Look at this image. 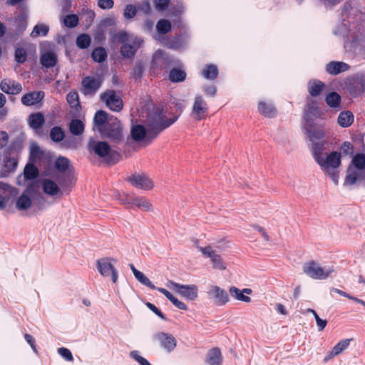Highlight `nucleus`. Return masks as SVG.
<instances>
[{
	"label": "nucleus",
	"mask_w": 365,
	"mask_h": 365,
	"mask_svg": "<svg viewBox=\"0 0 365 365\" xmlns=\"http://www.w3.org/2000/svg\"><path fill=\"white\" fill-rule=\"evenodd\" d=\"M177 120V116L168 118L161 109L153 110L148 115L145 123L148 129V138L155 139L161 132L169 128Z\"/></svg>",
	"instance_id": "1"
},
{
	"label": "nucleus",
	"mask_w": 365,
	"mask_h": 365,
	"mask_svg": "<svg viewBox=\"0 0 365 365\" xmlns=\"http://www.w3.org/2000/svg\"><path fill=\"white\" fill-rule=\"evenodd\" d=\"M87 149L91 153L104 158L108 165H115L121 158V155L118 152L111 150L110 145L108 142L96 141L92 138L88 140Z\"/></svg>",
	"instance_id": "2"
},
{
	"label": "nucleus",
	"mask_w": 365,
	"mask_h": 365,
	"mask_svg": "<svg viewBox=\"0 0 365 365\" xmlns=\"http://www.w3.org/2000/svg\"><path fill=\"white\" fill-rule=\"evenodd\" d=\"M103 138L107 139L110 143L119 145L125 143V133L123 126L116 117L111 115L106 126L99 128Z\"/></svg>",
	"instance_id": "3"
},
{
	"label": "nucleus",
	"mask_w": 365,
	"mask_h": 365,
	"mask_svg": "<svg viewBox=\"0 0 365 365\" xmlns=\"http://www.w3.org/2000/svg\"><path fill=\"white\" fill-rule=\"evenodd\" d=\"M303 272L309 277L314 279L323 280L327 279L334 269L333 267L326 269L314 260H310L303 265Z\"/></svg>",
	"instance_id": "4"
},
{
	"label": "nucleus",
	"mask_w": 365,
	"mask_h": 365,
	"mask_svg": "<svg viewBox=\"0 0 365 365\" xmlns=\"http://www.w3.org/2000/svg\"><path fill=\"white\" fill-rule=\"evenodd\" d=\"M116 260L111 257H103L97 260L96 267L100 274L105 277H111L113 283H116L118 277L117 269L113 263Z\"/></svg>",
	"instance_id": "5"
},
{
	"label": "nucleus",
	"mask_w": 365,
	"mask_h": 365,
	"mask_svg": "<svg viewBox=\"0 0 365 365\" xmlns=\"http://www.w3.org/2000/svg\"><path fill=\"white\" fill-rule=\"evenodd\" d=\"M209 114V106L201 95H197L193 101L190 115L192 119L200 121L205 119Z\"/></svg>",
	"instance_id": "6"
},
{
	"label": "nucleus",
	"mask_w": 365,
	"mask_h": 365,
	"mask_svg": "<svg viewBox=\"0 0 365 365\" xmlns=\"http://www.w3.org/2000/svg\"><path fill=\"white\" fill-rule=\"evenodd\" d=\"M101 100L106 106L114 112H120L123 108V102L121 97L114 90H107L101 94Z\"/></svg>",
	"instance_id": "7"
},
{
	"label": "nucleus",
	"mask_w": 365,
	"mask_h": 365,
	"mask_svg": "<svg viewBox=\"0 0 365 365\" xmlns=\"http://www.w3.org/2000/svg\"><path fill=\"white\" fill-rule=\"evenodd\" d=\"M153 339L168 352L173 351L177 346V340L170 333L160 331L153 336Z\"/></svg>",
	"instance_id": "8"
},
{
	"label": "nucleus",
	"mask_w": 365,
	"mask_h": 365,
	"mask_svg": "<svg viewBox=\"0 0 365 365\" xmlns=\"http://www.w3.org/2000/svg\"><path fill=\"white\" fill-rule=\"evenodd\" d=\"M102 81L93 76H86L81 81V91L84 96H93L101 86Z\"/></svg>",
	"instance_id": "9"
},
{
	"label": "nucleus",
	"mask_w": 365,
	"mask_h": 365,
	"mask_svg": "<svg viewBox=\"0 0 365 365\" xmlns=\"http://www.w3.org/2000/svg\"><path fill=\"white\" fill-rule=\"evenodd\" d=\"M317 164L323 171L338 169L341 164V153L336 151L330 153L326 158H323Z\"/></svg>",
	"instance_id": "10"
},
{
	"label": "nucleus",
	"mask_w": 365,
	"mask_h": 365,
	"mask_svg": "<svg viewBox=\"0 0 365 365\" xmlns=\"http://www.w3.org/2000/svg\"><path fill=\"white\" fill-rule=\"evenodd\" d=\"M172 287L182 297L189 300H195L197 297V287L196 285H183L179 283L170 281Z\"/></svg>",
	"instance_id": "11"
},
{
	"label": "nucleus",
	"mask_w": 365,
	"mask_h": 365,
	"mask_svg": "<svg viewBox=\"0 0 365 365\" xmlns=\"http://www.w3.org/2000/svg\"><path fill=\"white\" fill-rule=\"evenodd\" d=\"M128 181L138 189L149 190L154 187L153 182L145 175H132Z\"/></svg>",
	"instance_id": "12"
},
{
	"label": "nucleus",
	"mask_w": 365,
	"mask_h": 365,
	"mask_svg": "<svg viewBox=\"0 0 365 365\" xmlns=\"http://www.w3.org/2000/svg\"><path fill=\"white\" fill-rule=\"evenodd\" d=\"M130 135L132 138L137 142L144 140L146 145L150 144L154 139L148 138V129L147 126L136 125L131 128Z\"/></svg>",
	"instance_id": "13"
},
{
	"label": "nucleus",
	"mask_w": 365,
	"mask_h": 365,
	"mask_svg": "<svg viewBox=\"0 0 365 365\" xmlns=\"http://www.w3.org/2000/svg\"><path fill=\"white\" fill-rule=\"evenodd\" d=\"M304 129L309 140L312 143L316 142L318 140H322L325 136L323 127L317 126L312 123L308 122L304 126Z\"/></svg>",
	"instance_id": "14"
},
{
	"label": "nucleus",
	"mask_w": 365,
	"mask_h": 365,
	"mask_svg": "<svg viewBox=\"0 0 365 365\" xmlns=\"http://www.w3.org/2000/svg\"><path fill=\"white\" fill-rule=\"evenodd\" d=\"M0 88L3 92L11 95L19 94L22 91L21 85L10 78H5L2 80L0 84Z\"/></svg>",
	"instance_id": "15"
},
{
	"label": "nucleus",
	"mask_w": 365,
	"mask_h": 365,
	"mask_svg": "<svg viewBox=\"0 0 365 365\" xmlns=\"http://www.w3.org/2000/svg\"><path fill=\"white\" fill-rule=\"evenodd\" d=\"M201 252L204 255L210 257L213 264V267L215 269H218L220 270L225 269V266L222 262V259L220 255H217L215 250H212V247L210 246L200 248Z\"/></svg>",
	"instance_id": "16"
},
{
	"label": "nucleus",
	"mask_w": 365,
	"mask_h": 365,
	"mask_svg": "<svg viewBox=\"0 0 365 365\" xmlns=\"http://www.w3.org/2000/svg\"><path fill=\"white\" fill-rule=\"evenodd\" d=\"M44 96V92L41 91L31 92L22 96L21 103L26 106H34L40 103Z\"/></svg>",
	"instance_id": "17"
},
{
	"label": "nucleus",
	"mask_w": 365,
	"mask_h": 365,
	"mask_svg": "<svg viewBox=\"0 0 365 365\" xmlns=\"http://www.w3.org/2000/svg\"><path fill=\"white\" fill-rule=\"evenodd\" d=\"M209 293L212 294V297L215 298L217 305L223 306L229 302L227 292L218 286H212Z\"/></svg>",
	"instance_id": "18"
},
{
	"label": "nucleus",
	"mask_w": 365,
	"mask_h": 365,
	"mask_svg": "<svg viewBox=\"0 0 365 365\" xmlns=\"http://www.w3.org/2000/svg\"><path fill=\"white\" fill-rule=\"evenodd\" d=\"M140 40H135L133 45L128 43L123 44L120 51V54L127 58H133L140 48Z\"/></svg>",
	"instance_id": "19"
},
{
	"label": "nucleus",
	"mask_w": 365,
	"mask_h": 365,
	"mask_svg": "<svg viewBox=\"0 0 365 365\" xmlns=\"http://www.w3.org/2000/svg\"><path fill=\"white\" fill-rule=\"evenodd\" d=\"M229 292L231 297L235 298V299L242 301L245 302H251V298L244 294H250L252 292V289L250 288H245L242 290H240L237 287L232 286L230 288Z\"/></svg>",
	"instance_id": "20"
},
{
	"label": "nucleus",
	"mask_w": 365,
	"mask_h": 365,
	"mask_svg": "<svg viewBox=\"0 0 365 365\" xmlns=\"http://www.w3.org/2000/svg\"><path fill=\"white\" fill-rule=\"evenodd\" d=\"M258 111L266 118H274L277 115V109L273 103L266 101H259Z\"/></svg>",
	"instance_id": "21"
},
{
	"label": "nucleus",
	"mask_w": 365,
	"mask_h": 365,
	"mask_svg": "<svg viewBox=\"0 0 365 365\" xmlns=\"http://www.w3.org/2000/svg\"><path fill=\"white\" fill-rule=\"evenodd\" d=\"M349 66L344 62L331 61L327 65L326 71L331 75H337L349 70Z\"/></svg>",
	"instance_id": "22"
},
{
	"label": "nucleus",
	"mask_w": 365,
	"mask_h": 365,
	"mask_svg": "<svg viewBox=\"0 0 365 365\" xmlns=\"http://www.w3.org/2000/svg\"><path fill=\"white\" fill-rule=\"evenodd\" d=\"M325 88V84L317 79L310 80L307 84V91L312 97H317L320 95Z\"/></svg>",
	"instance_id": "23"
},
{
	"label": "nucleus",
	"mask_w": 365,
	"mask_h": 365,
	"mask_svg": "<svg viewBox=\"0 0 365 365\" xmlns=\"http://www.w3.org/2000/svg\"><path fill=\"white\" fill-rule=\"evenodd\" d=\"M350 339H343L339 341L329 352L327 356H325L324 361H327L328 360L332 359L334 356H336L341 354L344 350H345L349 345Z\"/></svg>",
	"instance_id": "24"
},
{
	"label": "nucleus",
	"mask_w": 365,
	"mask_h": 365,
	"mask_svg": "<svg viewBox=\"0 0 365 365\" xmlns=\"http://www.w3.org/2000/svg\"><path fill=\"white\" fill-rule=\"evenodd\" d=\"M28 123L31 128L38 130L45 123L44 115L41 112L31 113L29 116Z\"/></svg>",
	"instance_id": "25"
},
{
	"label": "nucleus",
	"mask_w": 365,
	"mask_h": 365,
	"mask_svg": "<svg viewBox=\"0 0 365 365\" xmlns=\"http://www.w3.org/2000/svg\"><path fill=\"white\" fill-rule=\"evenodd\" d=\"M42 188L43 191L48 195L55 196L58 193H61L62 195V192L60 190L59 187L57 184L50 179H45L42 182Z\"/></svg>",
	"instance_id": "26"
},
{
	"label": "nucleus",
	"mask_w": 365,
	"mask_h": 365,
	"mask_svg": "<svg viewBox=\"0 0 365 365\" xmlns=\"http://www.w3.org/2000/svg\"><path fill=\"white\" fill-rule=\"evenodd\" d=\"M57 62V56L53 52L47 51L41 55L40 63L43 67L46 68L54 67Z\"/></svg>",
	"instance_id": "27"
},
{
	"label": "nucleus",
	"mask_w": 365,
	"mask_h": 365,
	"mask_svg": "<svg viewBox=\"0 0 365 365\" xmlns=\"http://www.w3.org/2000/svg\"><path fill=\"white\" fill-rule=\"evenodd\" d=\"M207 361L209 365H222V356L218 347L212 348L208 351Z\"/></svg>",
	"instance_id": "28"
},
{
	"label": "nucleus",
	"mask_w": 365,
	"mask_h": 365,
	"mask_svg": "<svg viewBox=\"0 0 365 365\" xmlns=\"http://www.w3.org/2000/svg\"><path fill=\"white\" fill-rule=\"evenodd\" d=\"M110 116L106 111L100 110H98L94 116L93 122L97 130L99 131V128H102L106 125L108 120L110 119Z\"/></svg>",
	"instance_id": "29"
},
{
	"label": "nucleus",
	"mask_w": 365,
	"mask_h": 365,
	"mask_svg": "<svg viewBox=\"0 0 365 365\" xmlns=\"http://www.w3.org/2000/svg\"><path fill=\"white\" fill-rule=\"evenodd\" d=\"M158 291L162 293L168 299H169L176 307L181 310H187V306L182 302L178 300L169 291L165 288L158 287Z\"/></svg>",
	"instance_id": "30"
},
{
	"label": "nucleus",
	"mask_w": 365,
	"mask_h": 365,
	"mask_svg": "<svg viewBox=\"0 0 365 365\" xmlns=\"http://www.w3.org/2000/svg\"><path fill=\"white\" fill-rule=\"evenodd\" d=\"M354 118V115L351 111H342L338 116L337 122L341 127L347 128L353 123Z\"/></svg>",
	"instance_id": "31"
},
{
	"label": "nucleus",
	"mask_w": 365,
	"mask_h": 365,
	"mask_svg": "<svg viewBox=\"0 0 365 365\" xmlns=\"http://www.w3.org/2000/svg\"><path fill=\"white\" fill-rule=\"evenodd\" d=\"M325 145V141L312 143V155L317 163L319 162L323 158V153L326 149Z\"/></svg>",
	"instance_id": "32"
},
{
	"label": "nucleus",
	"mask_w": 365,
	"mask_h": 365,
	"mask_svg": "<svg viewBox=\"0 0 365 365\" xmlns=\"http://www.w3.org/2000/svg\"><path fill=\"white\" fill-rule=\"evenodd\" d=\"M327 104L332 108H339L341 101V96L335 91L328 93L325 98Z\"/></svg>",
	"instance_id": "33"
},
{
	"label": "nucleus",
	"mask_w": 365,
	"mask_h": 365,
	"mask_svg": "<svg viewBox=\"0 0 365 365\" xmlns=\"http://www.w3.org/2000/svg\"><path fill=\"white\" fill-rule=\"evenodd\" d=\"M202 75L206 79L215 80L218 76V68L214 64L206 65L202 71Z\"/></svg>",
	"instance_id": "34"
},
{
	"label": "nucleus",
	"mask_w": 365,
	"mask_h": 365,
	"mask_svg": "<svg viewBox=\"0 0 365 365\" xmlns=\"http://www.w3.org/2000/svg\"><path fill=\"white\" fill-rule=\"evenodd\" d=\"M134 205L142 208L145 211H150L152 208L150 202L144 197H133L130 207H133Z\"/></svg>",
	"instance_id": "35"
},
{
	"label": "nucleus",
	"mask_w": 365,
	"mask_h": 365,
	"mask_svg": "<svg viewBox=\"0 0 365 365\" xmlns=\"http://www.w3.org/2000/svg\"><path fill=\"white\" fill-rule=\"evenodd\" d=\"M359 178V173L354 169L351 165H349L346 170V175L344 185H353L355 184Z\"/></svg>",
	"instance_id": "36"
},
{
	"label": "nucleus",
	"mask_w": 365,
	"mask_h": 365,
	"mask_svg": "<svg viewBox=\"0 0 365 365\" xmlns=\"http://www.w3.org/2000/svg\"><path fill=\"white\" fill-rule=\"evenodd\" d=\"M69 130L73 135H80L84 132V124L79 119H73L69 123Z\"/></svg>",
	"instance_id": "37"
},
{
	"label": "nucleus",
	"mask_w": 365,
	"mask_h": 365,
	"mask_svg": "<svg viewBox=\"0 0 365 365\" xmlns=\"http://www.w3.org/2000/svg\"><path fill=\"white\" fill-rule=\"evenodd\" d=\"M186 73L179 68H173L169 73V80L173 83L182 82L185 80Z\"/></svg>",
	"instance_id": "38"
},
{
	"label": "nucleus",
	"mask_w": 365,
	"mask_h": 365,
	"mask_svg": "<svg viewBox=\"0 0 365 365\" xmlns=\"http://www.w3.org/2000/svg\"><path fill=\"white\" fill-rule=\"evenodd\" d=\"M167 64V59L162 56L155 54L152 61V69L155 71H161Z\"/></svg>",
	"instance_id": "39"
},
{
	"label": "nucleus",
	"mask_w": 365,
	"mask_h": 365,
	"mask_svg": "<svg viewBox=\"0 0 365 365\" xmlns=\"http://www.w3.org/2000/svg\"><path fill=\"white\" fill-rule=\"evenodd\" d=\"M38 169L33 163H28L24 170V175L26 180L35 179L38 175Z\"/></svg>",
	"instance_id": "40"
},
{
	"label": "nucleus",
	"mask_w": 365,
	"mask_h": 365,
	"mask_svg": "<svg viewBox=\"0 0 365 365\" xmlns=\"http://www.w3.org/2000/svg\"><path fill=\"white\" fill-rule=\"evenodd\" d=\"M107 52L103 47L95 48L91 53V57L94 61L101 63L107 58Z\"/></svg>",
	"instance_id": "41"
},
{
	"label": "nucleus",
	"mask_w": 365,
	"mask_h": 365,
	"mask_svg": "<svg viewBox=\"0 0 365 365\" xmlns=\"http://www.w3.org/2000/svg\"><path fill=\"white\" fill-rule=\"evenodd\" d=\"M351 165L357 170L365 169V154L356 153L352 158Z\"/></svg>",
	"instance_id": "42"
},
{
	"label": "nucleus",
	"mask_w": 365,
	"mask_h": 365,
	"mask_svg": "<svg viewBox=\"0 0 365 365\" xmlns=\"http://www.w3.org/2000/svg\"><path fill=\"white\" fill-rule=\"evenodd\" d=\"M70 160L66 158L60 156L55 162V168L61 173H65L69 169Z\"/></svg>",
	"instance_id": "43"
},
{
	"label": "nucleus",
	"mask_w": 365,
	"mask_h": 365,
	"mask_svg": "<svg viewBox=\"0 0 365 365\" xmlns=\"http://www.w3.org/2000/svg\"><path fill=\"white\" fill-rule=\"evenodd\" d=\"M172 24L170 21L167 19H160L158 21L156 29L160 34H165L170 31Z\"/></svg>",
	"instance_id": "44"
},
{
	"label": "nucleus",
	"mask_w": 365,
	"mask_h": 365,
	"mask_svg": "<svg viewBox=\"0 0 365 365\" xmlns=\"http://www.w3.org/2000/svg\"><path fill=\"white\" fill-rule=\"evenodd\" d=\"M65 133L59 126H55L50 131V138L54 142H61L63 140Z\"/></svg>",
	"instance_id": "45"
},
{
	"label": "nucleus",
	"mask_w": 365,
	"mask_h": 365,
	"mask_svg": "<svg viewBox=\"0 0 365 365\" xmlns=\"http://www.w3.org/2000/svg\"><path fill=\"white\" fill-rule=\"evenodd\" d=\"M31 205V200L27 195L22 194L19 196L16 202V207L21 210H25Z\"/></svg>",
	"instance_id": "46"
},
{
	"label": "nucleus",
	"mask_w": 365,
	"mask_h": 365,
	"mask_svg": "<svg viewBox=\"0 0 365 365\" xmlns=\"http://www.w3.org/2000/svg\"><path fill=\"white\" fill-rule=\"evenodd\" d=\"M91 42V37L86 34H80L76 38V45L81 49L87 48L90 46Z\"/></svg>",
	"instance_id": "47"
},
{
	"label": "nucleus",
	"mask_w": 365,
	"mask_h": 365,
	"mask_svg": "<svg viewBox=\"0 0 365 365\" xmlns=\"http://www.w3.org/2000/svg\"><path fill=\"white\" fill-rule=\"evenodd\" d=\"M66 100L71 108L80 106L78 93L76 91H70L66 96Z\"/></svg>",
	"instance_id": "48"
},
{
	"label": "nucleus",
	"mask_w": 365,
	"mask_h": 365,
	"mask_svg": "<svg viewBox=\"0 0 365 365\" xmlns=\"http://www.w3.org/2000/svg\"><path fill=\"white\" fill-rule=\"evenodd\" d=\"M49 28L44 24H37L34 26L31 36L32 37H37L39 36H45L48 34Z\"/></svg>",
	"instance_id": "49"
},
{
	"label": "nucleus",
	"mask_w": 365,
	"mask_h": 365,
	"mask_svg": "<svg viewBox=\"0 0 365 365\" xmlns=\"http://www.w3.org/2000/svg\"><path fill=\"white\" fill-rule=\"evenodd\" d=\"M135 277L143 285L148 287L151 289H157L158 288L150 282V280L140 271L135 273Z\"/></svg>",
	"instance_id": "50"
},
{
	"label": "nucleus",
	"mask_w": 365,
	"mask_h": 365,
	"mask_svg": "<svg viewBox=\"0 0 365 365\" xmlns=\"http://www.w3.org/2000/svg\"><path fill=\"white\" fill-rule=\"evenodd\" d=\"M15 61L19 63H24L27 58V53L25 48L22 47L16 48L15 50Z\"/></svg>",
	"instance_id": "51"
},
{
	"label": "nucleus",
	"mask_w": 365,
	"mask_h": 365,
	"mask_svg": "<svg viewBox=\"0 0 365 365\" xmlns=\"http://www.w3.org/2000/svg\"><path fill=\"white\" fill-rule=\"evenodd\" d=\"M144 73V66L142 63H137L131 73L132 78L140 80Z\"/></svg>",
	"instance_id": "52"
},
{
	"label": "nucleus",
	"mask_w": 365,
	"mask_h": 365,
	"mask_svg": "<svg viewBox=\"0 0 365 365\" xmlns=\"http://www.w3.org/2000/svg\"><path fill=\"white\" fill-rule=\"evenodd\" d=\"M64 24L69 28H74L78 24V17L76 14H68L63 20Z\"/></svg>",
	"instance_id": "53"
},
{
	"label": "nucleus",
	"mask_w": 365,
	"mask_h": 365,
	"mask_svg": "<svg viewBox=\"0 0 365 365\" xmlns=\"http://www.w3.org/2000/svg\"><path fill=\"white\" fill-rule=\"evenodd\" d=\"M137 14L136 7L133 4L126 5L124 12L123 16L125 19H133Z\"/></svg>",
	"instance_id": "54"
},
{
	"label": "nucleus",
	"mask_w": 365,
	"mask_h": 365,
	"mask_svg": "<svg viewBox=\"0 0 365 365\" xmlns=\"http://www.w3.org/2000/svg\"><path fill=\"white\" fill-rule=\"evenodd\" d=\"M18 165V160L16 158H9L6 160L4 167L7 172H14Z\"/></svg>",
	"instance_id": "55"
},
{
	"label": "nucleus",
	"mask_w": 365,
	"mask_h": 365,
	"mask_svg": "<svg viewBox=\"0 0 365 365\" xmlns=\"http://www.w3.org/2000/svg\"><path fill=\"white\" fill-rule=\"evenodd\" d=\"M202 90L205 96L208 97H214L217 93V88L215 85H206L202 86Z\"/></svg>",
	"instance_id": "56"
},
{
	"label": "nucleus",
	"mask_w": 365,
	"mask_h": 365,
	"mask_svg": "<svg viewBox=\"0 0 365 365\" xmlns=\"http://www.w3.org/2000/svg\"><path fill=\"white\" fill-rule=\"evenodd\" d=\"M130 356L137 361L140 365H151L146 359L139 355V352L138 351H131Z\"/></svg>",
	"instance_id": "57"
},
{
	"label": "nucleus",
	"mask_w": 365,
	"mask_h": 365,
	"mask_svg": "<svg viewBox=\"0 0 365 365\" xmlns=\"http://www.w3.org/2000/svg\"><path fill=\"white\" fill-rule=\"evenodd\" d=\"M114 39L118 43L124 44V43H127V42L128 41L129 36L126 32L119 31L118 34H116L115 35Z\"/></svg>",
	"instance_id": "58"
},
{
	"label": "nucleus",
	"mask_w": 365,
	"mask_h": 365,
	"mask_svg": "<svg viewBox=\"0 0 365 365\" xmlns=\"http://www.w3.org/2000/svg\"><path fill=\"white\" fill-rule=\"evenodd\" d=\"M58 353L64 358L66 361H72L73 359L71 351L65 347L58 349Z\"/></svg>",
	"instance_id": "59"
},
{
	"label": "nucleus",
	"mask_w": 365,
	"mask_h": 365,
	"mask_svg": "<svg viewBox=\"0 0 365 365\" xmlns=\"http://www.w3.org/2000/svg\"><path fill=\"white\" fill-rule=\"evenodd\" d=\"M132 199L133 196L125 193L119 194L118 196V200H120V204L125 205H128L129 207H130V205L132 204Z\"/></svg>",
	"instance_id": "60"
},
{
	"label": "nucleus",
	"mask_w": 365,
	"mask_h": 365,
	"mask_svg": "<svg viewBox=\"0 0 365 365\" xmlns=\"http://www.w3.org/2000/svg\"><path fill=\"white\" fill-rule=\"evenodd\" d=\"M354 146L353 145L348 141H345L341 145V150H342L344 155H349L353 153Z\"/></svg>",
	"instance_id": "61"
},
{
	"label": "nucleus",
	"mask_w": 365,
	"mask_h": 365,
	"mask_svg": "<svg viewBox=\"0 0 365 365\" xmlns=\"http://www.w3.org/2000/svg\"><path fill=\"white\" fill-rule=\"evenodd\" d=\"M98 6L102 9H110L114 6L113 0H98Z\"/></svg>",
	"instance_id": "62"
},
{
	"label": "nucleus",
	"mask_w": 365,
	"mask_h": 365,
	"mask_svg": "<svg viewBox=\"0 0 365 365\" xmlns=\"http://www.w3.org/2000/svg\"><path fill=\"white\" fill-rule=\"evenodd\" d=\"M146 306L149 308L150 310H151L162 319L165 320L166 319L163 313L155 304L150 302H147Z\"/></svg>",
	"instance_id": "63"
},
{
	"label": "nucleus",
	"mask_w": 365,
	"mask_h": 365,
	"mask_svg": "<svg viewBox=\"0 0 365 365\" xmlns=\"http://www.w3.org/2000/svg\"><path fill=\"white\" fill-rule=\"evenodd\" d=\"M330 177L331 180L335 185L339 183V172L338 169L329 170V171H325Z\"/></svg>",
	"instance_id": "64"
}]
</instances>
